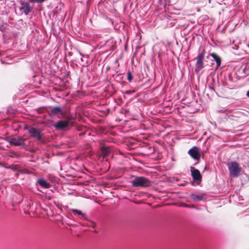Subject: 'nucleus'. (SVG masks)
Listing matches in <instances>:
<instances>
[{
  "label": "nucleus",
  "mask_w": 249,
  "mask_h": 249,
  "mask_svg": "<svg viewBox=\"0 0 249 249\" xmlns=\"http://www.w3.org/2000/svg\"><path fill=\"white\" fill-rule=\"evenodd\" d=\"M132 186L135 187H148L151 184V181L144 177H134V179L131 181Z\"/></svg>",
  "instance_id": "1"
},
{
  "label": "nucleus",
  "mask_w": 249,
  "mask_h": 249,
  "mask_svg": "<svg viewBox=\"0 0 249 249\" xmlns=\"http://www.w3.org/2000/svg\"><path fill=\"white\" fill-rule=\"evenodd\" d=\"M229 170L231 176L233 177H237L241 172V169L239 167V164L233 161L228 164Z\"/></svg>",
  "instance_id": "2"
},
{
  "label": "nucleus",
  "mask_w": 249,
  "mask_h": 249,
  "mask_svg": "<svg viewBox=\"0 0 249 249\" xmlns=\"http://www.w3.org/2000/svg\"><path fill=\"white\" fill-rule=\"evenodd\" d=\"M27 140L26 139L23 138L21 137H14L9 139L8 142L11 145L15 146H20L22 147H25L29 145L27 143Z\"/></svg>",
  "instance_id": "3"
},
{
  "label": "nucleus",
  "mask_w": 249,
  "mask_h": 249,
  "mask_svg": "<svg viewBox=\"0 0 249 249\" xmlns=\"http://www.w3.org/2000/svg\"><path fill=\"white\" fill-rule=\"evenodd\" d=\"M33 6H30L27 2L20 0L19 9L20 11L24 13L25 15H28L32 10Z\"/></svg>",
  "instance_id": "4"
},
{
  "label": "nucleus",
  "mask_w": 249,
  "mask_h": 249,
  "mask_svg": "<svg viewBox=\"0 0 249 249\" xmlns=\"http://www.w3.org/2000/svg\"><path fill=\"white\" fill-rule=\"evenodd\" d=\"M28 131L31 135V136L34 138L37 139V140L41 141L42 138V134H41L39 129L31 127L28 129Z\"/></svg>",
  "instance_id": "5"
},
{
  "label": "nucleus",
  "mask_w": 249,
  "mask_h": 249,
  "mask_svg": "<svg viewBox=\"0 0 249 249\" xmlns=\"http://www.w3.org/2000/svg\"><path fill=\"white\" fill-rule=\"evenodd\" d=\"M70 123L69 120H59L54 124L53 126L57 130H63L68 127Z\"/></svg>",
  "instance_id": "6"
},
{
  "label": "nucleus",
  "mask_w": 249,
  "mask_h": 249,
  "mask_svg": "<svg viewBox=\"0 0 249 249\" xmlns=\"http://www.w3.org/2000/svg\"><path fill=\"white\" fill-rule=\"evenodd\" d=\"M188 153L193 159L195 160H199L201 157L199 149L196 146H194L192 148L189 149Z\"/></svg>",
  "instance_id": "7"
},
{
  "label": "nucleus",
  "mask_w": 249,
  "mask_h": 249,
  "mask_svg": "<svg viewBox=\"0 0 249 249\" xmlns=\"http://www.w3.org/2000/svg\"><path fill=\"white\" fill-rule=\"evenodd\" d=\"M191 175L193 178L196 180H201L202 178L201 175L199 171L194 167H191Z\"/></svg>",
  "instance_id": "8"
},
{
  "label": "nucleus",
  "mask_w": 249,
  "mask_h": 249,
  "mask_svg": "<svg viewBox=\"0 0 249 249\" xmlns=\"http://www.w3.org/2000/svg\"><path fill=\"white\" fill-rule=\"evenodd\" d=\"M50 113L52 115H63V109L60 107H54L51 109Z\"/></svg>",
  "instance_id": "9"
},
{
  "label": "nucleus",
  "mask_w": 249,
  "mask_h": 249,
  "mask_svg": "<svg viewBox=\"0 0 249 249\" xmlns=\"http://www.w3.org/2000/svg\"><path fill=\"white\" fill-rule=\"evenodd\" d=\"M37 183L43 188L48 189L51 187L50 183L42 178H39Z\"/></svg>",
  "instance_id": "10"
},
{
  "label": "nucleus",
  "mask_w": 249,
  "mask_h": 249,
  "mask_svg": "<svg viewBox=\"0 0 249 249\" xmlns=\"http://www.w3.org/2000/svg\"><path fill=\"white\" fill-rule=\"evenodd\" d=\"M197 61L195 65L196 71H199L204 67L203 59L196 58Z\"/></svg>",
  "instance_id": "11"
},
{
  "label": "nucleus",
  "mask_w": 249,
  "mask_h": 249,
  "mask_svg": "<svg viewBox=\"0 0 249 249\" xmlns=\"http://www.w3.org/2000/svg\"><path fill=\"white\" fill-rule=\"evenodd\" d=\"M210 55L213 58L216 63L215 69H217L220 66L221 63V58L216 53H212Z\"/></svg>",
  "instance_id": "12"
},
{
  "label": "nucleus",
  "mask_w": 249,
  "mask_h": 249,
  "mask_svg": "<svg viewBox=\"0 0 249 249\" xmlns=\"http://www.w3.org/2000/svg\"><path fill=\"white\" fill-rule=\"evenodd\" d=\"M205 196V194H201L199 195H196L192 194L190 195V197L195 201H198L202 200L203 199L204 196Z\"/></svg>",
  "instance_id": "13"
},
{
  "label": "nucleus",
  "mask_w": 249,
  "mask_h": 249,
  "mask_svg": "<svg viewBox=\"0 0 249 249\" xmlns=\"http://www.w3.org/2000/svg\"><path fill=\"white\" fill-rule=\"evenodd\" d=\"M72 212H73V213H77L79 215H81V216H83V217L85 219V220H88V219L86 216V214L85 213H84L82 212V211H80V210H77V209H72Z\"/></svg>",
  "instance_id": "14"
},
{
  "label": "nucleus",
  "mask_w": 249,
  "mask_h": 249,
  "mask_svg": "<svg viewBox=\"0 0 249 249\" xmlns=\"http://www.w3.org/2000/svg\"><path fill=\"white\" fill-rule=\"evenodd\" d=\"M249 69L247 65L242 66L240 68V71H242L245 75H248L249 74Z\"/></svg>",
  "instance_id": "15"
},
{
  "label": "nucleus",
  "mask_w": 249,
  "mask_h": 249,
  "mask_svg": "<svg viewBox=\"0 0 249 249\" xmlns=\"http://www.w3.org/2000/svg\"><path fill=\"white\" fill-rule=\"evenodd\" d=\"M101 150H102V152L104 156H107L110 153L109 150L107 147H103L101 148Z\"/></svg>",
  "instance_id": "16"
},
{
  "label": "nucleus",
  "mask_w": 249,
  "mask_h": 249,
  "mask_svg": "<svg viewBox=\"0 0 249 249\" xmlns=\"http://www.w3.org/2000/svg\"><path fill=\"white\" fill-rule=\"evenodd\" d=\"M205 53H206V52H205V49H203L202 50L201 52L198 54L196 58H200V59H203L204 58V56H205Z\"/></svg>",
  "instance_id": "17"
},
{
  "label": "nucleus",
  "mask_w": 249,
  "mask_h": 249,
  "mask_svg": "<svg viewBox=\"0 0 249 249\" xmlns=\"http://www.w3.org/2000/svg\"><path fill=\"white\" fill-rule=\"evenodd\" d=\"M127 79L129 81V82H131L132 78H133V77H132V74L131 73V72L130 71H128L127 73Z\"/></svg>",
  "instance_id": "18"
},
{
  "label": "nucleus",
  "mask_w": 249,
  "mask_h": 249,
  "mask_svg": "<svg viewBox=\"0 0 249 249\" xmlns=\"http://www.w3.org/2000/svg\"><path fill=\"white\" fill-rule=\"evenodd\" d=\"M159 1L161 4H162V3H163L164 5L166 4V0H159Z\"/></svg>",
  "instance_id": "19"
},
{
  "label": "nucleus",
  "mask_w": 249,
  "mask_h": 249,
  "mask_svg": "<svg viewBox=\"0 0 249 249\" xmlns=\"http://www.w3.org/2000/svg\"><path fill=\"white\" fill-rule=\"evenodd\" d=\"M226 110H225V109H221V110H218V111L219 112L224 113V112H226Z\"/></svg>",
  "instance_id": "20"
},
{
  "label": "nucleus",
  "mask_w": 249,
  "mask_h": 249,
  "mask_svg": "<svg viewBox=\"0 0 249 249\" xmlns=\"http://www.w3.org/2000/svg\"><path fill=\"white\" fill-rule=\"evenodd\" d=\"M185 206L186 207H188V208H194L195 207L194 206H190L189 205H187V204H185Z\"/></svg>",
  "instance_id": "21"
},
{
  "label": "nucleus",
  "mask_w": 249,
  "mask_h": 249,
  "mask_svg": "<svg viewBox=\"0 0 249 249\" xmlns=\"http://www.w3.org/2000/svg\"><path fill=\"white\" fill-rule=\"evenodd\" d=\"M132 92H133L132 91L128 90V91H126V93H127V94H130V93H131Z\"/></svg>",
  "instance_id": "22"
},
{
  "label": "nucleus",
  "mask_w": 249,
  "mask_h": 249,
  "mask_svg": "<svg viewBox=\"0 0 249 249\" xmlns=\"http://www.w3.org/2000/svg\"><path fill=\"white\" fill-rule=\"evenodd\" d=\"M246 95L249 97V90L247 92Z\"/></svg>",
  "instance_id": "23"
},
{
  "label": "nucleus",
  "mask_w": 249,
  "mask_h": 249,
  "mask_svg": "<svg viewBox=\"0 0 249 249\" xmlns=\"http://www.w3.org/2000/svg\"><path fill=\"white\" fill-rule=\"evenodd\" d=\"M5 168H8V169L10 168V167H5Z\"/></svg>",
  "instance_id": "24"
}]
</instances>
